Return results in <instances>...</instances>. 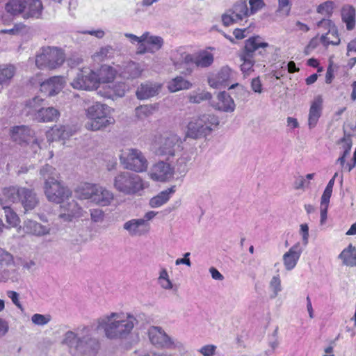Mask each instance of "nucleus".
Listing matches in <instances>:
<instances>
[{
  "label": "nucleus",
  "mask_w": 356,
  "mask_h": 356,
  "mask_svg": "<svg viewBox=\"0 0 356 356\" xmlns=\"http://www.w3.org/2000/svg\"><path fill=\"white\" fill-rule=\"evenodd\" d=\"M44 106V99L39 97H35L26 102L23 111L25 115H31L33 119L36 120L38 113L40 112Z\"/></svg>",
  "instance_id": "25"
},
{
  "label": "nucleus",
  "mask_w": 356,
  "mask_h": 356,
  "mask_svg": "<svg viewBox=\"0 0 356 356\" xmlns=\"http://www.w3.org/2000/svg\"><path fill=\"white\" fill-rule=\"evenodd\" d=\"M8 202L5 199H2V194L0 196V203L4 210L6 222L11 226L15 227L17 225L19 218L17 215L10 209V207L6 204Z\"/></svg>",
  "instance_id": "41"
},
{
  "label": "nucleus",
  "mask_w": 356,
  "mask_h": 356,
  "mask_svg": "<svg viewBox=\"0 0 356 356\" xmlns=\"http://www.w3.org/2000/svg\"><path fill=\"white\" fill-rule=\"evenodd\" d=\"M323 99L321 96H317L313 100V122L317 121L321 116Z\"/></svg>",
  "instance_id": "51"
},
{
  "label": "nucleus",
  "mask_w": 356,
  "mask_h": 356,
  "mask_svg": "<svg viewBox=\"0 0 356 356\" xmlns=\"http://www.w3.org/2000/svg\"><path fill=\"white\" fill-rule=\"evenodd\" d=\"M211 98V94L209 92L202 91L200 93H192L188 99L191 103L199 104L204 100H209Z\"/></svg>",
  "instance_id": "53"
},
{
  "label": "nucleus",
  "mask_w": 356,
  "mask_h": 356,
  "mask_svg": "<svg viewBox=\"0 0 356 356\" xmlns=\"http://www.w3.org/2000/svg\"><path fill=\"white\" fill-rule=\"evenodd\" d=\"M188 161L189 158L188 156L181 155L179 157L175 167L173 168L175 170V174H178L180 177H184L188 170Z\"/></svg>",
  "instance_id": "45"
},
{
  "label": "nucleus",
  "mask_w": 356,
  "mask_h": 356,
  "mask_svg": "<svg viewBox=\"0 0 356 356\" xmlns=\"http://www.w3.org/2000/svg\"><path fill=\"white\" fill-rule=\"evenodd\" d=\"M76 207V203L74 200H72L71 202L68 203L67 207H66L65 204L61 206V207L65 209L67 212L60 213L59 215V218L66 222L71 221L75 214Z\"/></svg>",
  "instance_id": "49"
},
{
  "label": "nucleus",
  "mask_w": 356,
  "mask_h": 356,
  "mask_svg": "<svg viewBox=\"0 0 356 356\" xmlns=\"http://www.w3.org/2000/svg\"><path fill=\"white\" fill-rule=\"evenodd\" d=\"M109 107L99 102H96L86 109V115L88 120L109 113Z\"/></svg>",
  "instance_id": "30"
},
{
  "label": "nucleus",
  "mask_w": 356,
  "mask_h": 356,
  "mask_svg": "<svg viewBox=\"0 0 356 356\" xmlns=\"http://www.w3.org/2000/svg\"><path fill=\"white\" fill-rule=\"evenodd\" d=\"M144 35H145V40L144 42H146L147 44L151 49V52H155L161 48L163 44L162 38L159 36L150 35L149 32L144 33Z\"/></svg>",
  "instance_id": "46"
},
{
  "label": "nucleus",
  "mask_w": 356,
  "mask_h": 356,
  "mask_svg": "<svg viewBox=\"0 0 356 356\" xmlns=\"http://www.w3.org/2000/svg\"><path fill=\"white\" fill-rule=\"evenodd\" d=\"M338 144L341 146L340 148L343 150L342 155L338 159L341 166L344 167V161L346 157L349 155L352 148V138L350 135L344 134L343 137L338 141Z\"/></svg>",
  "instance_id": "36"
},
{
  "label": "nucleus",
  "mask_w": 356,
  "mask_h": 356,
  "mask_svg": "<svg viewBox=\"0 0 356 356\" xmlns=\"http://www.w3.org/2000/svg\"><path fill=\"white\" fill-rule=\"evenodd\" d=\"M213 60V55L207 51H200L197 55L194 56V64L197 67H208L211 65Z\"/></svg>",
  "instance_id": "33"
},
{
  "label": "nucleus",
  "mask_w": 356,
  "mask_h": 356,
  "mask_svg": "<svg viewBox=\"0 0 356 356\" xmlns=\"http://www.w3.org/2000/svg\"><path fill=\"white\" fill-rule=\"evenodd\" d=\"M148 335L151 343L158 347L172 349L182 346L181 342L170 338L160 327H151Z\"/></svg>",
  "instance_id": "15"
},
{
  "label": "nucleus",
  "mask_w": 356,
  "mask_h": 356,
  "mask_svg": "<svg viewBox=\"0 0 356 356\" xmlns=\"http://www.w3.org/2000/svg\"><path fill=\"white\" fill-rule=\"evenodd\" d=\"M24 229L26 233L38 236L49 234L51 231L50 227L42 225L32 220H27L24 221Z\"/></svg>",
  "instance_id": "26"
},
{
  "label": "nucleus",
  "mask_w": 356,
  "mask_h": 356,
  "mask_svg": "<svg viewBox=\"0 0 356 356\" xmlns=\"http://www.w3.org/2000/svg\"><path fill=\"white\" fill-rule=\"evenodd\" d=\"M128 87L124 83H118L113 86V92L118 97H123L127 90Z\"/></svg>",
  "instance_id": "64"
},
{
  "label": "nucleus",
  "mask_w": 356,
  "mask_h": 356,
  "mask_svg": "<svg viewBox=\"0 0 356 356\" xmlns=\"http://www.w3.org/2000/svg\"><path fill=\"white\" fill-rule=\"evenodd\" d=\"M71 86L77 90H92L97 88L96 72L89 67L79 70Z\"/></svg>",
  "instance_id": "14"
},
{
  "label": "nucleus",
  "mask_w": 356,
  "mask_h": 356,
  "mask_svg": "<svg viewBox=\"0 0 356 356\" xmlns=\"http://www.w3.org/2000/svg\"><path fill=\"white\" fill-rule=\"evenodd\" d=\"M23 17L38 18L42 15L43 6L40 0H24Z\"/></svg>",
  "instance_id": "24"
},
{
  "label": "nucleus",
  "mask_w": 356,
  "mask_h": 356,
  "mask_svg": "<svg viewBox=\"0 0 356 356\" xmlns=\"http://www.w3.org/2000/svg\"><path fill=\"white\" fill-rule=\"evenodd\" d=\"M161 88V85L159 83L147 81L138 87L136 95L140 100L147 99L158 95Z\"/></svg>",
  "instance_id": "21"
},
{
  "label": "nucleus",
  "mask_w": 356,
  "mask_h": 356,
  "mask_svg": "<svg viewBox=\"0 0 356 356\" xmlns=\"http://www.w3.org/2000/svg\"><path fill=\"white\" fill-rule=\"evenodd\" d=\"M15 68L11 65H0V84L9 81L14 76Z\"/></svg>",
  "instance_id": "47"
},
{
  "label": "nucleus",
  "mask_w": 356,
  "mask_h": 356,
  "mask_svg": "<svg viewBox=\"0 0 356 356\" xmlns=\"http://www.w3.org/2000/svg\"><path fill=\"white\" fill-rule=\"evenodd\" d=\"M319 41L325 47L330 45H338L341 40L337 27L329 29L327 34L320 37Z\"/></svg>",
  "instance_id": "32"
},
{
  "label": "nucleus",
  "mask_w": 356,
  "mask_h": 356,
  "mask_svg": "<svg viewBox=\"0 0 356 356\" xmlns=\"http://www.w3.org/2000/svg\"><path fill=\"white\" fill-rule=\"evenodd\" d=\"M334 3L331 1H327L318 6L317 13L329 19V17L332 15Z\"/></svg>",
  "instance_id": "52"
},
{
  "label": "nucleus",
  "mask_w": 356,
  "mask_h": 356,
  "mask_svg": "<svg viewBox=\"0 0 356 356\" xmlns=\"http://www.w3.org/2000/svg\"><path fill=\"white\" fill-rule=\"evenodd\" d=\"M249 3L250 6V9L249 10L250 15L257 12L264 5L263 0H250Z\"/></svg>",
  "instance_id": "63"
},
{
  "label": "nucleus",
  "mask_w": 356,
  "mask_h": 356,
  "mask_svg": "<svg viewBox=\"0 0 356 356\" xmlns=\"http://www.w3.org/2000/svg\"><path fill=\"white\" fill-rule=\"evenodd\" d=\"M114 188L124 195H135L143 191L145 183L138 175L122 171L118 172L113 178Z\"/></svg>",
  "instance_id": "5"
},
{
  "label": "nucleus",
  "mask_w": 356,
  "mask_h": 356,
  "mask_svg": "<svg viewBox=\"0 0 356 356\" xmlns=\"http://www.w3.org/2000/svg\"><path fill=\"white\" fill-rule=\"evenodd\" d=\"M65 60L63 51L56 47H42L35 55V65L39 69L54 70L60 67Z\"/></svg>",
  "instance_id": "8"
},
{
  "label": "nucleus",
  "mask_w": 356,
  "mask_h": 356,
  "mask_svg": "<svg viewBox=\"0 0 356 356\" xmlns=\"http://www.w3.org/2000/svg\"><path fill=\"white\" fill-rule=\"evenodd\" d=\"M174 61V65L177 70L181 68H186L187 74H191L192 70L190 68V65L194 64V56L187 53H182L180 54L179 58H176Z\"/></svg>",
  "instance_id": "37"
},
{
  "label": "nucleus",
  "mask_w": 356,
  "mask_h": 356,
  "mask_svg": "<svg viewBox=\"0 0 356 356\" xmlns=\"http://www.w3.org/2000/svg\"><path fill=\"white\" fill-rule=\"evenodd\" d=\"M269 286L273 292L271 298H275L282 291L281 280L279 275H275L272 277Z\"/></svg>",
  "instance_id": "55"
},
{
  "label": "nucleus",
  "mask_w": 356,
  "mask_h": 356,
  "mask_svg": "<svg viewBox=\"0 0 356 356\" xmlns=\"http://www.w3.org/2000/svg\"><path fill=\"white\" fill-rule=\"evenodd\" d=\"M355 8L351 6H346L342 8L341 17L343 22L346 23L348 30H352L355 26Z\"/></svg>",
  "instance_id": "39"
},
{
  "label": "nucleus",
  "mask_w": 356,
  "mask_h": 356,
  "mask_svg": "<svg viewBox=\"0 0 356 356\" xmlns=\"http://www.w3.org/2000/svg\"><path fill=\"white\" fill-rule=\"evenodd\" d=\"M112 47L111 46H106L102 47L98 51L95 53L92 58L95 61L100 62L104 58L110 56L112 53Z\"/></svg>",
  "instance_id": "56"
},
{
  "label": "nucleus",
  "mask_w": 356,
  "mask_h": 356,
  "mask_svg": "<svg viewBox=\"0 0 356 356\" xmlns=\"http://www.w3.org/2000/svg\"><path fill=\"white\" fill-rule=\"evenodd\" d=\"M60 113L59 111L54 107H47L44 106L38 113V117L35 120L42 122H53L57 120L59 117Z\"/></svg>",
  "instance_id": "35"
},
{
  "label": "nucleus",
  "mask_w": 356,
  "mask_h": 356,
  "mask_svg": "<svg viewBox=\"0 0 356 356\" xmlns=\"http://www.w3.org/2000/svg\"><path fill=\"white\" fill-rule=\"evenodd\" d=\"M143 71L139 63L131 61L123 67L120 76L125 79H135L139 78Z\"/></svg>",
  "instance_id": "27"
},
{
  "label": "nucleus",
  "mask_w": 356,
  "mask_h": 356,
  "mask_svg": "<svg viewBox=\"0 0 356 356\" xmlns=\"http://www.w3.org/2000/svg\"><path fill=\"white\" fill-rule=\"evenodd\" d=\"M337 174L329 181L321 197V224L323 225L327 220V209L330 203V199L332 193V189L334 184V179Z\"/></svg>",
  "instance_id": "22"
},
{
  "label": "nucleus",
  "mask_w": 356,
  "mask_h": 356,
  "mask_svg": "<svg viewBox=\"0 0 356 356\" xmlns=\"http://www.w3.org/2000/svg\"><path fill=\"white\" fill-rule=\"evenodd\" d=\"M234 72L228 66L222 67L218 74L209 79L210 86L214 88L225 87L228 86L229 80L233 78Z\"/></svg>",
  "instance_id": "20"
},
{
  "label": "nucleus",
  "mask_w": 356,
  "mask_h": 356,
  "mask_svg": "<svg viewBox=\"0 0 356 356\" xmlns=\"http://www.w3.org/2000/svg\"><path fill=\"white\" fill-rule=\"evenodd\" d=\"M334 23L330 19L323 18L317 22L316 26V38H320L323 35L327 34V31L331 28H335Z\"/></svg>",
  "instance_id": "42"
},
{
  "label": "nucleus",
  "mask_w": 356,
  "mask_h": 356,
  "mask_svg": "<svg viewBox=\"0 0 356 356\" xmlns=\"http://www.w3.org/2000/svg\"><path fill=\"white\" fill-rule=\"evenodd\" d=\"M75 194L76 197L80 200H86L101 207L110 205L114 199L112 191L95 184H84L77 188Z\"/></svg>",
  "instance_id": "3"
},
{
  "label": "nucleus",
  "mask_w": 356,
  "mask_h": 356,
  "mask_svg": "<svg viewBox=\"0 0 356 356\" xmlns=\"http://www.w3.org/2000/svg\"><path fill=\"white\" fill-rule=\"evenodd\" d=\"M338 67V65L334 62L333 56H330L328 59V66L325 76V82L327 84H330L333 81L334 72L337 70Z\"/></svg>",
  "instance_id": "48"
},
{
  "label": "nucleus",
  "mask_w": 356,
  "mask_h": 356,
  "mask_svg": "<svg viewBox=\"0 0 356 356\" xmlns=\"http://www.w3.org/2000/svg\"><path fill=\"white\" fill-rule=\"evenodd\" d=\"M181 141L176 134H170L161 140L159 146L155 149V154L162 156L166 161L172 159L177 152L181 150Z\"/></svg>",
  "instance_id": "13"
},
{
  "label": "nucleus",
  "mask_w": 356,
  "mask_h": 356,
  "mask_svg": "<svg viewBox=\"0 0 356 356\" xmlns=\"http://www.w3.org/2000/svg\"><path fill=\"white\" fill-rule=\"evenodd\" d=\"M11 138L20 145H30L34 153H37L40 149V143L42 140L36 137L34 131L26 126L14 127L11 131Z\"/></svg>",
  "instance_id": "11"
},
{
  "label": "nucleus",
  "mask_w": 356,
  "mask_h": 356,
  "mask_svg": "<svg viewBox=\"0 0 356 356\" xmlns=\"http://www.w3.org/2000/svg\"><path fill=\"white\" fill-rule=\"evenodd\" d=\"M123 228L132 236H140L149 232V223L143 219H131L123 225Z\"/></svg>",
  "instance_id": "18"
},
{
  "label": "nucleus",
  "mask_w": 356,
  "mask_h": 356,
  "mask_svg": "<svg viewBox=\"0 0 356 356\" xmlns=\"http://www.w3.org/2000/svg\"><path fill=\"white\" fill-rule=\"evenodd\" d=\"M309 227L308 224H301L299 230L301 241L293 245L289 250L283 255L284 265L287 270H291L296 266L300 256V253L307 245L309 236Z\"/></svg>",
  "instance_id": "9"
},
{
  "label": "nucleus",
  "mask_w": 356,
  "mask_h": 356,
  "mask_svg": "<svg viewBox=\"0 0 356 356\" xmlns=\"http://www.w3.org/2000/svg\"><path fill=\"white\" fill-rule=\"evenodd\" d=\"M51 318L49 314H35L31 316V321L33 324L37 325H47L49 322H50Z\"/></svg>",
  "instance_id": "60"
},
{
  "label": "nucleus",
  "mask_w": 356,
  "mask_h": 356,
  "mask_svg": "<svg viewBox=\"0 0 356 356\" xmlns=\"http://www.w3.org/2000/svg\"><path fill=\"white\" fill-rule=\"evenodd\" d=\"M2 199L11 203L19 201L25 211L33 210L39 204V198L33 190L24 187L11 186L3 188Z\"/></svg>",
  "instance_id": "4"
},
{
  "label": "nucleus",
  "mask_w": 356,
  "mask_h": 356,
  "mask_svg": "<svg viewBox=\"0 0 356 356\" xmlns=\"http://www.w3.org/2000/svg\"><path fill=\"white\" fill-rule=\"evenodd\" d=\"M174 174L175 170L170 163L160 161L152 165L149 176L154 181L165 182L172 179Z\"/></svg>",
  "instance_id": "16"
},
{
  "label": "nucleus",
  "mask_w": 356,
  "mask_h": 356,
  "mask_svg": "<svg viewBox=\"0 0 356 356\" xmlns=\"http://www.w3.org/2000/svg\"><path fill=\"white\" fill-rule=\"evenodd\" d=\"M216 108L224 112H233L235 104L233 99L226 92H221L218 95Z\"/></svg>",
  "instance_id": "28"
},
{
  "label": "nucleus",
  "mask_w": 356,
  "mask_h": 356,
  "mask_svg": "<svg viewBox=\"0 0 356 356\" xmlns=\"http://www.w3.org/2000/svg\"><path fill=\"white\" fill-rule=\"evenodd\" d=\"M115 120L110 115V113L95 118L91 120H88L85 124V127L89 131H96L104 129L111 124H114Z\"/></svg>",
  "instance_id": "23"
},
{
  "label": "nucleus",
  "mask_w": 356,
  "mask_h": 356,
  "mask_svg": "<svg viewBox=\"0 0 356 356\" xmlns=\"http://www.w3.org/2000/svg\"><path fill=\"white\" fill-rule=\"evenodd\" d=\"M156 104H147L138 106L135 111L136 117L140 120H144L152 115L157 110Z\"/></svg>",
  "instance_id": "44"
},
{
  "label": "nucleus",
  "mask_w": 356,
  "mask_h": 356,
  "mask_svg": "<svg viewBox=\"0 0 356 356\" xmlns=\"http://www.w3.org/2000/svg\"><path fill=\"white\" fill-rule=\"evenodd\" d=\"M339 257L343 264L351 267L356 266V248L350 244L340 253Z\"/></svg>",
  "instance_id": "31"
},
{
  "label": "nucleus",
  "mask_w": 356,
  "mask_h": 356,
  "mask_svg": "<svg viewBox=\"0 0 356 356\" xmlns=\"http://www.w3.org/2000/svg\"><path fill=\"white\" fill-rule=\"evenodd\" d=\"M236 88V95L238 98L242 101H245L250 95V92L247 90L243 86L238 83H234L231 85L229 89Z\"/></svg>",
  "instance_id": "58"
},
{
  "label": "nucleus",
  "mask_w": 356,
  "mask_h": 356,
  "mask_svg": "<svg viewBox=\"0 0 356 356\" xmlns=\"http://www.w3.org/2000/svg\"><path fill=\"white\" fill-rule=\"evenodd\" d=\"M268 46L269 44L264 42L259 36L252 37L245 41L244 50L240 55L241 60L243 61L241 70L245 76H248L252 70L254 63L252 60L254 54L258 51L259 54L263 55Z\"/></svg>",
  "instance_id": "7"
},
{
  "label": "nucleus",
  "mask_w": 356,
  "mask_h": 356,
  "mask_svg": "<svg viewBox=\"0 0 356 356\" xmlns=\"http://www.w3.org/2000/svg\"><path fill=\"white\" fill-rule=\"evenodd\" d=\"M120 163L125 169L136 172H145L148 168V161L138 149L128 148L120 156Z\"/></svg>",
  "instance_id": "10"
},
{
  "label": "nucleus",
  "mask_w": 356,
  "mask_h": 356,
  "mask_svg": "<svg viewBox=\"0 0 356 356\" xmlns=\"http://www.w3.org/2000/svg\"><path fill=\"white\" fill-rule=\"evenodd\" d=\"M116 75V70L112 67L104 65H102L96 72L97 84L99 83H110L113 81Z\"/></svg>",
  "instance_id": "29"
},
{
  "label": "nucleus",
  "mask_w": 356,
  "mask_h": 356,
  "mask_svg": "<svg viewBox=\"0 0 356 356\" xmlns=\"http://www.w3.org/2000/svg\"><path fill=\"white\" fill-rule=\"evenodd\" d=\"M229 11L234 16L235 20H238V22L250 15L249 9L245 1L236 2L232 8L229 9Z\"/></svg>",
  "instance_id": "34"
},
{
  "label": "nucleus",
  "mask_w": 356,
  "mask_h": 356,
  "mask_svg": "<svg viewBox=\"0 0 356 356\" xmlns=\"http://www.w3.org/2000/svg\"><path fill=\"white\" fill-rule=\"evenodd\" d=\"M40 175L44 179V182L47 180L51 181L52 179H56V172L55 168L47 164L40 170Z\"/></svg>",
  "instance_id": "54"
},
{
  "label": "nucleus",
  "mask_w": 356,
  "mask_h": 356,
  "mask_svg": "<svg viewBox=\"0 0 356 356\" xmlns=\"http://www.w3.org/2000/svg\"><path fill=\"white\" fill-rule=\"evenodd\" d=\"M24 0H10L6 4L5 9L7 13L12 15H17L20 13L23 15L24 10Z\"/></svg>",
  "instance_id": "43"
},
{
  "label": "nucleus",
  "mask_w": 356,
  "mask_h": 356,
  "mask_svg": "<svg viewBox=\"0 0 356 356\" xmlns=\"http://www.w3.org/2000/svg\"><path fill=\"white\" fill-rule=\"evenodd\" d=\"M219 120L211 114H203L193 118L188 124L186 137L192 139H200L207 137L212 131L213 126H217Z\"/></svg>",
  "instance_id": "6"
},
{
  "label": "nucleus",
  "mask_w": 356,
  "mask_h": 356,
  "mask_svg": "<svg viewBox=\"0 0 356 356\" xmlns=\"http://www.w3.org/2000/svg\"><path fill=\"white\" fill-rule=\"evenodd\" d=\"M312 179V174H308L305 178L302 176H299L296 179L293 186L296 190H305L307 188L309 185V179Z\"/></svg>",
  "instance_id": "57"
},
{
  "label": "nucleus",
  "mask_w": 356,
  "mask_h": 356,
  "mask_svg": "<svg viewBox=\"0 0 356 356\" xmlns=\"http://www.w3.org/2000/svg\"><path fill=\"white\" fill-rule=\"evenodd\" d=\"M13 255L0 248V275L3 281L6 282L13 277L15 269L8 268L13 265Z\"/></svg>",
  "instance_id": "19"
},
{
  "label": "nucleus",
  "mask_w": 356,
  "mask_h": 356,
  "mask_svg": "<svg viewBox=\"0 0 356 356\" xmlns=\"http://www.w3.org/2000/svg\"><path fill=\"white\" fill-rule=\"evenodd\" d=\"M192 87V83L184 79L182 76H177L168 83V89L170 92H175L181 90L189 89Z\"/></svg>",
  "instance_id": "40"
},
{
  "label": "nucleus",
  "mask_w": 356,
  "mask_h": 356,
  "mask_svg": "<svg viewBox=\"0 0 356 356\" xmlns=\"http://www.w3.org/2000/svg\"><path fill=\"white\" fill-rule=\"evenodd\" d=\"M137 323V319L130 313L112 312L98 320V327L104 330L108 339H125Z\"/></svg>",
  "instance_id": "1"
},
{
  "label": "nucleus",
  "mask_w": 356,
  "mask_h": 356,
  "mask_svg": "<svg viewBox=\"0 0 356 356\" xmlns=\"http://www.w3.org/2000/svg\"><path fill=\"white\" fill-rule=\"evenodd\" d=\"M279 7L277 11L284 16L289 15L291 6L289 0H278Z\"/></svg>",
  "instance_id": "62"
},
{
  "label": "nucleus",
  "mask_w": 356,
  "mask_h": 356,
  "mask_svg": "<svg viewBox=\"0 0 356 356\" xmlns=\"http://www.w3.org/2000/svg\"><path fill=\"white\" fill-rule=\"evenodd\" d=\"M44 194L49 202L62 204L72 195V192L57 180L52 179L44 182Z\"/></svg>",
  "instance_id": "12"
},
{
  "label": "nucleus",
  "mask_w": 356,
  "mask_h": 356,
  "mask_svg": "<svg viewBox=\"0 0 356 356\" xmlns=\"http://www.w3.org/2000/svg\"><path fill=\"white\" fill-rule=\"evenodd\" d=\"M216 346L213 344H208L202 346L198 350L203 356H213L216 351Z\"/></svg>",
  "instance_id": "61"
},
{
  "label": "nucleus",
  "mask_w": 356,
  "mask_h": 356,
  "mask_svg": "<svg viewBox=\"0 0 356 356\" xmlns=\"http://www.w3.org/2000/svg\"><path fill=\"white\" fill-rule=\"evenodd\" d=\"M62 343L68 348L72 356H95L99 348V341L91 335L88 327H83L78 332H66Z\"/></svg>",
  "instance_id": "2"
},
{
  "label": "nucleus",
  "mask_w": 356,
  "mask_h": 356,
  "mask_svg": "<svg viewBox=\"0 0 356 356\" xmlns=\"http://www.w3.org/2000/svg\"><path fill=\"white\" fill-rule=\"evenodd\" d=\"M175 192L174 188H170L159 193L156 196L149 200V205L152 208L159 207L165 204L170 197V195Z\"/></svg>",
  "instance_id": "38"
},
{
  "label": "nucleus",
  "mask_w": 356,
  "mask_h": 356,
  "mask_svg": "<svg viewBox=\"0 0 356 356\" xmlns=\"http://www.w3.org/2000/svg\"><path fill=\"white\" fill-rule=\"evenodd\" d=\"M158 282L161 288L163 289L169 290L173 286L171 280H170L168 273L165 268H163L159 273Z\"/></svg>",
  "instance_id": "50"
},
{
  "label": "nucleus",
  "mask_w": 356,
  "mask_h": 356,
  "mask_svg": "<svg viewBox=\"0 0 356 356\" xmlns=\"http://www.w3.org/2000/svg\"><path fill=\"white\" fill-rule=\"evenodd\" d=\"M65 83L64 77L60 76H52L40 84V91L49 97H52L62 90Z\"/></svg>",
  "instance_id": "17"
},
{
  "label": "nucleus",
  "mask_w": 356,
  "mask_h": 356,
  "mask_svg": "<svg viewBox=\"0 0 356 356\" xmlns=\"http://www.w3.org/2000/svg\"><path fill=\"white\" fill-rule=\"evenodd\" d=\"M90 216L91 221L94 223H102L105 218V213L100 209H90Z\"/></svg>",
  "instance_id": "59"
}]
</instances>
